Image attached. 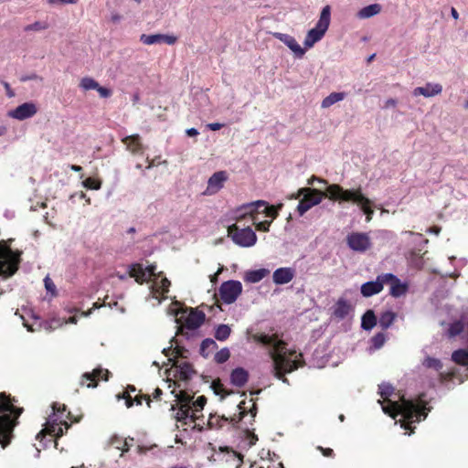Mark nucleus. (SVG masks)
<instances>
[{
	"label": "nucleus",
	"mask_w": 468,
	"mask_h": 468,
	"mask_svg": "<svg viewBox=\"0 0 468 468\" xmlns=\"http://www.w3.org/2000/svg\"><path fill=\"white\" fill-rule=\"evenodd\" d=\"M393 392L394 388L391 385L386 383L379 385V395L388 403V406H382V410L393 419H395L397 415H401L404 420L401 427L405 430L411 429L412 423L419 422L421 419L427 417L430 408L427 407V402L421 398L414 401L406 399L402 396L399 401H392L389 399V397Z\"/></svg>",
	"instance_id": "1"
},
{
	"label": "nucleus",
	"mask_w": 468,
	"mask_h": 468,
	"mask_svg": "<svg viewBox=\"0 0 468 468\" xmlns=\"http://www.w3.org/2000/svg\"><path fill=\"white\" fill-rule=\"evenodd\" d=\"M271 357L273 360L274 377L287 384L289 381L285 374L304 365L302 353H297L293 349L288 350L285 342L277 345L276 352H271Z\"/></svg>",
	"instance_id": "2"
},
{
	"label": "nucleus",
	"mask_w": 468,
	"mask_h": 468,
	"mask_svg": "<svg viewBox=\"0 0 468 468\" xmlns=\"http://www.w3.org/2000/svg\"><path fill=\"white\" fill-rule=\"evenodd\" d=\"M22 411V408H16L13 404L9 395L0 393V444L3 447L9 444Z\"/></svg>",
	"instance_id": "3"
},
{
	"label": "nucleus",
	"mask_w": 468,
	"mask_h": 468,
	"mask_svg": "<svg viewBox=\"0 0 468 468\" xmlns=\"http://www.w3.org/2000/svg\"><path fill=\"white\" fill-rule=\"evenodd\" d=\"M327 192L331 200H340L357 204L366 215V220L369 222L374 215L372 201L363 195L361 188L344 189L340 185L333 184L327 186Z\"/></svg>",
	"instance_id": "4"
},
{
	"label": "nucleus",
	"mask_w": 468,
	"mask_h": 468,
	"mask_svg": "<svg viewBox=\"0 0 468 468\" xmlns=\"http://www.w3.org/2000/svg\"><path fill=\"white\" fill-rule=\"evenodd\" d=\"M331 9L325 5L320 14L316 26L307 32L304 39V46L307 48H312L316 42L322 39L330 25Z\"/></svg>",
	"instance_id": "5"
},
{
	"label": "nucleus",
	"mask_w": 468,
	"mask_h": 468,
	"mask_svg": "<svg viewBox=\"0 0 468 468\" xmlns=\"http://www.w3.org/2000/svg\"><path fill=\"white\" fill-rule=\"evenodd\" d=\"M300 197H303L299 201L297 211L300 216H303L311 207L318 205L324 197H329V194L327 191L325 193L315 188L303 187L298 190L297 196L295 197L298 198Z\"/></svg>",
	"instance_id": "6"
},
{
	"label": "nucleus",
	"mask_w": 468,
	"mask_h": 468,
	"mask_svg": "<svg viewBox=\"0 0 468 468\" xmlns=\"http://www.w3.org/2000/svg\"><path fill=\"white\" fill-rule=\"evenodd\" d=\"M228 236L240 247H251L257 241V236L250 227L240 229L237 224L228 228Z\"/></svg>",
	"instance_id": "7"
},
{
	"label": "nucleus",
	"mask_w": 468,
	"mask_h": 468,
	"mask_svg": "<svg viewBox=\"0 0 468 468\" xmlns=\"http://www.w3.org/2000/svg\"><path fill=\"white\" fill-rule=\"evenodd\" d=\"M238 408L239 410V415H234L233 417L228 418L223 416H218L216 414H210L207 425L210 429H219L224 426L226 423H229L232 426L237 425L247 414L246 409H245V400H242L238 405Z\"/></svg>",
	"instance_id": "8"
},
{
	"label": "nucleus",
	"mask_w": 468,
	"mask_h": 468,
	"mask_svg": "<svg viewBox=\"0 0 468 468\" xmlns=\"http://www.w3.org/2000/svg\"><path fill=\"white\" fill-rule=\"evenodd\" d=\"M242 292V284L239 281L224 282L218 290L221 300L225 303H232L240 295Z\"/></svg>",
	"instance_id": "9"
},
{
	"label": "nucleus",
	"mask_w": 468,
	"mask_h": 468,
	"mask_svg": "<svg viewBox=\"0 0 468 468\" xmlns=\"http://www.w3.org/2000/svg\"><path fill=\"white\" fill-rule=\"evenodd\" d=\"M20 261L21 251L19 250L6 257H0V275L5 278L13 276L17 271Z\"/></svg>",
	"instance_id": "10"
},
{
	"label": "nucleus",
	"mask_w": 468,
	"mask_h": 468,
	"mask_svg": "<svg viewBox=\"0 0 468 468\" xmlns=\"http://www.w3.org/2000/svg\"><path fill=\"white\" fill-rule=\"evenodd\" d=\"M348 247L357 252H365L371 247L370 238L367 233L352 232L346 237Z\"/></svg>",
	"instance_id": "11"
},
{
	"label": "nucleus",
	"mask_w": 468,
	"mask_h": 468,
	"mask_svg": "<svg viewBox=\"0 0 468 468\" xmlns=\"http://www.w3.org/2000/svg\"><path fill=\"white\" fill-rule=\"evenodd\" d=\"M228 180L229 175L226 171L221 170L215 172L207 180L204 195L212 196L217 194L224 187V185Z\"/></svg>",
	"instance_id": "12"
},
{
	"label": "nucleus",
	"mask_w": 468,
	"mask_h": 468,
	"mask_svg": "<svg viewBox=\"0 0 468 468\" xmlns=\"http://www.w3.org/2000/svg\"><path fill=\"white\" fill-rule=\"evenodd\" d=\"M382 278H384L385 284L390 285L389 293L391 296L399 298L407 293L409 290L408 283L401 282L396 275L392 273H384Z\"/></svg>",
	"instance_id": "13"
},
{
	"label": "nucleus",
	"mask_w": 468,
	"mask_h": 468,
	"mask_svg": "<svg viewBox=\"0 0 468 468\" xmlns=\"http://www.w3.org/2000/svg\"><path fill=\"white\" fill-rule=\"evenodd\" d=\"M110 374L108 369L95 368L92 372H86L81 376L80 385L87 388H95L100 378L107 381Z\"/></svg>",
	"instance_id": "14"
},
{
	"label": "nucleus",
	"mask_w": 468,
	"mask_h": 468,
	"mask_svg": "<svg viewBox=\"0 0 468 468\" xmlns=\"http://www.w3.org/2000/svg\"><path fill=\"white\" fill-rule=\"evenodd\" d=\"M37 112V108L34 102H25L9 112L11 118L23 121L34 116Z\"/></svg>",
	"instance_id": "15"
},
{
	"label": "nucleus",
	"mask_w": 468,
	"mask_h": 468,
	"mask_svg": "<svg viewBox=\"0 0 468 468\" xmlns=\"http://www.w3.org/2000/svg\"><path fill=\"white\" fill-rule=\"evenodd\" d=\"M273 37L285 44L294 53L296 58H301L305 54V49L298 44L293 37L279 32L273 33Z\"/></svg>",
	"instance_id": "16"
},
{
	"label": "nucleus",
	"mask_w": 468,
	"mask_h": 468,
	"mask_svg": "<svg viewBox=\"0 0 468 468\" xmlns=\"http://www.w3.org/2000/svg\"><path fill=\"white\" fill-rule=\"evenodd\" d=\"M141 42H143L145 45H154V44H160V43H165L167 45H174L177 37L175 36L170 35H165V34H154V35H146L143 34L140 37Z\"/></svg>",
	"instance_id": "17"
},
{
	"label": "nucleus",
	"mask_w": 468,
	"mask_h": 468,
	"mask_svg": "<svg viewBox=\"0 0 468 468\" xmlns=\"http://www.w3.org/2000/svg\"><path fill=\"white\" fill-rule=\"evenodd\" d=\"M383 274L378 275L376 279V281L367 282L362 284L361 286V293L364 297H370L375 294L379 293L384 287L385 281Z\"/></svg>",
	"instance_id": "18"
},
{
	"label": "nucleus",
	"mask_w": 468,
	"mask_h": 468,
	"mask_svg": "<svg viewBox=\"0 0 468 468\" xmlns=\"http://www.w3.org/2000/svg\"><path fill=\"white\" fill-rule=\"evenodd\" d=\"M205 318V314L202 311L191 308L185 319L184 325L190 330L197 329L203 324Z\"/></svg>",
	"instance_id": "19"
},
{
	"label": "nucleus",
	"mask_w": 468,
	"mask_h": 468,
	"mask_svg": "<svg viewBox=\"0 0 468 468\" xmlns=\"http://www.w3.org/2000/svg\"><path fill=\"white\" fill-rule=\"evenodd\" d=\"M249 380V372L243 367H237L230 373V383L237 387L242 388Z\"/></svg>",
	"instance_id": "20"
},
{
	"label": "nucleus",
	"mask_w": 468,
	"mask_h": 468,
	"mask_svg": "<svg viewBox=\"0 0 468 468\" xmlns=\"http://www.w3.org/2000/svg\"><path fill=\"white\" fill-rule=\"evenodd\" d=\"M173 367H176V377L181 380H188L195 374L192 365L188 362L177 364V362L175 361Z\"/></svg>",
	"instance_id": "21"
},
{
	"label": "nucleus",
	"mask_w": 468,
	"mask_h": 468,
	"mask_svg": "<svg viewBox=\"0 0 468 468\" xmlns=\"http://www.w3.org/2000/svg\"><path fill=\"white\" fill-rule=\"evenodd\" d=\"M294 277V271L291 268H279L274 271L272 279L276 284L290 282Z\"/></svg>",
	"instance_id": "22"
},
{
	"label": "nucleus",
	"mask_w": 468,
	"mask_h": 468,
	"mask_svg": "<svg viewBox=\"0 0 468 468\" xmlns=\"http://www.w3.org/2000/svg\"><path fill=\"white\" fill-rule=\"evenodd\" d=\"M442 87L441 84L427 83L424 87H417L413 90L414 96L422 95L424 97H432L441 92Z\"/></svg>",
	"instance_id": "23"
},
{
	"label": "nucleus",
	"mask_w": 468,
	"mask_h": 468,
	"mask_svg": "<svg viewBox=\"0 0 468 468\" xmlns=\"http://www.w3.org/2000/svg\"><path fill=\"white\" fill-rule=\"evenodd\" d=\"M122 143L126 145L127 150H129L132 154H143V144L141 143L139 134L126 136L122 139Z\"/></svg>",
	"instance_id": "24"
},
{
	"label": "nucleus",
	"mask_w": 468,
	"mask_h": 468,
	"mask_svg": "<svg viewBox=\"0 0 468 468\" xmlns=\"http://www.w3.org/2000/svg\"><path fill=\"white\" fill-rule=\"evenodd\" d=\"M176 419L177 421L182 422L183 424H187V420L190 419L192 422H195L197 419V416L194 411L191 410V407L189 405H180Z\"/></svg>",
	"instance_id": "25"
},
{
	"label": "nucleus",
	"mask_w": 468,
	"mask_h": 468,
	"mask_svg": "<svg viewBox=\"0 0 468 468\" xmlns=\"http://www.w3.org/2000/svg\"><path fill=\"white\" fill-rule=\"evenodd\" d=\"M252 339L255 342L261 343L264 346H272L273 350L271 352H276L277 345L281 342H284L283 340L278 339L276 335H268L265 334H254L252 335Z\"/></svg>",
	"instance_id": "26"
},
{
	"label": "nucleus",
	"mask_w": 468,
	"mask_h": 468,
	"mask_svg": "<svg viewBox=\"0 0 468 468\" xmlns=\"http://www.w3.org/2000/svg\"><path fill=\"white\" fill-rule=\"evenodd\" d=\"M351 311V304L345 299H339L335 305L333 314L336 318L344 319Z\"/></svg>",
	"instance_id": "27"
},
{
	"label": "nucleus",
	"mask_w": 468,
	"mask_h": 468,
	"mask_svg": "<svg viewBox=\"0 0 468 468\" xmlns=\"http://www.w3.org/2000/svg\"><path fill=\"white\" fill-rule=\"evenodd\" d=\"M129 274L140 284H143L148 280V278L145 277V271L140 263L132 264L130 266Z\"/></svg>",
	"instance_id": "28"
},
{
	"label": "nucleus",
	"mask_w": 468,
	"mask_h": 468,
	"mask_svg": "<svg viewBox=\"0 0 468 468\" xmlns=\"http://www.w3.org/2000/svg\"><path fill=\"white\" fill-rule=\"evenodd\" d=\"M377 323L378 319L373 310H367L361 318V327L366 331L373 329Z\"/></svg>",
	"instance_id": "29"
},
{
	"label": "nucleus",
	"mask_w": 468,
	"mask_h": 468,
	"mask_svg": "<svg viewBox=\"0 0 468 468\" xmlns=\"http://www.w3.org/2000/svg\"><path fill=\"white\" fill-rule=\"evenodd\" d=\"M397 317L396 313L392 311H385L381 313L378 323L383 330H387L395 321Z\"/></svg>",
	"instance_id": "30"
},
{
	"label": "nucleus",
	"mask_w": 468,
	"mask_h": 468,
	"mask_svg": "<svg viewBox=\"0 0 468 468\" xmlns=\"http://www.w3.org/2000/svg\"><path fill=\"white\" fill-rule=\"evenodd\" d=\"M254 206L256 208H262V214L266 217L276 218L278 217V211L274 206H269L267 202L263 200H258L255 202Z\"/></svg>",
	"instance_id": "31"
},
{
	"label": "nucleus",
	"mask_w": 468,
	"mask_h": 468,
	"mask_svg": "<svg viewBox=\"0 0 468 468\" xmlns=\"http://www.w3.org/2000/svg\"><path fill=\"white\" fill-rule=\"evenodd\" d=\"M380 11L381 5L379 4H372L360 9L358 12V16L360 18H369L379 14Z\"/></svg>",
	"instance_id": "32"
},
{
	"label": "nucleus",
	"mask_w": 468,
	"mask_h": 468,
	"mask_svg": "<svg viewBox=\"0 0 468 468\" xmlns=\"http://www.w3.org/2000/svg\"><path fill=\"white\" fill-rule=\"evenodd\" d=\"M346 97L345 92H332L327 97H325L321 103L322 108H329L335 102H338L344 100Z\"/></svg>",
	"instance_id": "33"
},
{
	"label": "nucleus",
	"mask_w": 468,
	"mask_h": 468,
	"mask_svg": "<svg viewBox=\"0 0 468 468\" xmlns=\"http://www.w3.org/2000/svg\"><path fill=\"white\" fill-rule=\"evenodd\" d=\"M268 272L269 271L266 269L250 271L246 273L245 280L252 283L259 282L268 274Z\"/></svg>",
	"instance_id": "34"
},
{
	"label": "nucleus",
	"mask_w": 468,
	"mask_h": 468,
	"mask_svg": "<svg viewBox=\"0 0 468 468\" xmlns=\"http://www.w3.org/2000/svg\"><path fill=\"white\" fill-rule=\"evenodd\" d=\"M452 360L461 366H468V350L458 349L452 354Z\"/></svg>",
	"instance_id": "35"
},
{
	"label": "nucleus",
	"mask_w": 468,
	"mask_h": 468,
	"mask_svg": "<svg viewBox=\"0 0 468 468\" xmlns=\"http://www.w3.org/2000/svg\"><path fill=\"white\" fill-rule=\"evenodd\" d=\"M231 334V328L228 324H219L215 330L214 336L218 341L227 340Z\"/></svg>",
	"instance_id": "36"
},
{
	"label": "nucleus",
	"mask_w": 468,
	"mask_h": 468,
	"mask_svg": "<svg viewBox=\"0 0 468 468\" xmlns=\"http://www.w3.org/2000/svg\"><path fill=\"white\" fill-rule=\"evenodd\" d=\"M218 347L217 343L211 338H206L202 341L200 345V354L207 357L209 355L210 349H215Z\"/></svg>",
	"instance_id": "37"
},
{
	"label": "nucleus",
	"mask_w": 468,
	"mask_h": 468,
	"mask_svg": "<svg viewBox=\"0 0 468 468\" xmlns=\"http://www.w3.org/2000/svg\"><path fill=\"white\" fill-rule=\"evenodd\" d=\"M40 433H48L56 438H59L63 435V427L58 424H48Z\"/></svg>",
	"instance_id": "38"
},
{
	"label": "nucleus",
	"mask_w": 468,
	"mask_h": 468,
	"mask_svg": "<svg viewBox=\"0 0 468 468\" xmlns=\"http://www.w3.org/2000/svg\"><path fill=\"white\" fill-rule=\"evenodd\" d=\"M80 87L83 90H96L99 88V83L90 77H84L80 81Z\"/></svg>",
	"instance_id": "39"
},
{
	"label": "nucleus",
	"mask_w": 468,
	"mask_h": 468,
	"mask_svg": "<svg viewBox=\"0 0 468 468\" xmlns=\"http://www.w3.org/2000/svg\"><path fill=\"white\" fill-rule=\"evenodd\" d=\"M212 388H213L214 392L217 395H220L222 397V399H224L227 396L233 393V391L226 390V388H224V385L220 382L219 379L214 380L212 382Z\"/></svg>",
	"instance_id": "40"
},
{
	"label": "nucleus",
	"mask_w": 468,
	"mask_h": 468,
	"mask_svg": "<svg viewBox=\"0 0 468 468\" xmlns=\"http://www.w3.org/2000/svg\"><path fill=\"white\" fill-rule=\"evenodd\" d=\"M463 323L462 321H455L452 323L448 329V335L451 337L459 335L463 331Z\"/></svg>",
	"instance_id": "41"
},
{
	"label": "nucleus",
	"mask_w": 468,
	"mask_h": 468,
	"mask_svg": "<svg viewBox=\"0 0 468 468\" xmlns=\"http://www.w3.org/2000/svg\"><path fill=\"white\" fill-rule=\"evenodd\" d=\"M423 366H425L428 368H433L436 371H440L442 369V363L440 359L428 356L423 361Z\"/></svg>",
	"instance_id": "42"
},
{
	"label": "nucleus",
	"mask_w": 468,
	"mask_h": 468,
	"mask_svg": "<svg viewBox=\"0 0 468 468\" xmlns=\"http://www.w3.org/2000/svg\"><path fill=\"white\" fill-rule=\"evenodd\" d=\"M171 285L170 281L167 278H163L159 283H156L155 286V292L161 295H165L168 292L169 287Z\"/></svg>",
	"instance_id": "43"
},
{
	"label": "nucleus",
	"mask_w": 468,
	"mask_h": 468,
	"mask_svg": "<svg viewBox=\"0 0 468 468\" xmlns=\"http://www.w3.org/2000/svg\"><path fill=\"white\" fill-rule=\"evenodd\" d=\"M136 391V388L133 385H128L126 390L122 393V398L125 400V405L127 408H131L133 406V397L131 393H134Z\"/></svg>",
	"instance_id": "44"
},
{
	"label": "nucleus",
	"mask_w": 468,
	"mask_h": 468,
	"mask_svg": "<svg viewBox=\"0 0 468 468\" xmlns=\"http://www.w3.org/2000/svg\"><path fill=\"white\" fill-rule=\"evenodd\" d=\"M229 350L228 348H222L216 353L214 359L218 364H223L229 360Z\"/></svg>",
	"instance_id": "45"
},
{
	"label": "nucleus",
	"mask_w": 468,
	"mask_h": 468,
	"mask_svg": "<svg viewBox=\"0 0 468 468\" xmlns=\"http://www.w3.org/2000/svg\"><path fill=\"white\" fill-rule=\"evenodd\" d=\"M386 342V335L384 333H378L371 338V344L376 349H379Z\"/></svg>",
	"instance_id": "46"
},
{
	"label": "nucleus",
	"mask_w": 468,
	"mask_h": 468,
	"mask_svg": "<svg viewBox=\"0 0 468 468\" xmlns=\"http://www.w3.org/2000/svg\"><path fill=\"white\" fill-rule=\"evenodd\" d=\"M83 185L86 188L98 190L101 186V182L97 178L88 177L84 180Z\"/></svg>",
	"instance_id": "47"
},
{
	"label": "nucleus",
	"mask_w": 468,
	"mask_h": 468,
	"mask_svg": "<svg viewBox=\"0 0 468 468\" xmlns=\"http://www.w3.org/2000/svg\"><path fill=\"white\" fill-rule=\"evenodd\" d=\"M48 27V25L44 22L36 21L33 24H29L25 27V31H40L45 30Z\"/></svg>",
	"instance_id": "48"
},
{
	"label": "nucleus",
	"mask_w": 468,
	"mask_h": 468,
	"mask_svg": "<svg viewBox=\"0 0 468 468\" xmlns=\"http://www.w3.org/2000/svg\"><path fill=\"white\" fill-rule=\"evenodd\" d=\"M254 204L255 202H252L244 206V209L246 210V214H250L251 216L252 220H257L256 215L262 213V208H256Z\"/></svg>",
	"instance_id": "49"
},
{
	"label": "nucleus",
	"mask_w": 468,
	"mask_h": 468,
	"mask_svg": "<svg viewBox=\"0 0 468 468\" xmlns=\"http://www.w3.org/2000/svg\"><path fill=\"white\" fill-rule=\"evenodd\" d=\"M110 443L114 448L121 450L122 452V447L125 446V441L122 437L114 435L111 438Z\"/></svg>",
	"instance_id": "50"
},
{
	"label": "nucleus",
	"mask_w": 468,
	"mask_h": 468,
	"mask_svg": "<svg viewBox=\"0 0 468 468\" xmlns=\"http://www.w3.org/2000/svg\"><path fill=\"white\" fill-rule=\"evenodd\" d=\"M16 250H13L9 244L5 240L0 241V257H6L8 254H13Z\"/></svg>",
	"instance_id": "51"
},
{
	"label": "nucleus",
	"mask_w": 468,
	"mask_h": 468,
	"mask_svg": "<svg viewBox=\"0 0 468 468\" xmlns=\"http://www.w3.org/2000/svg\"><path fill=\"white\" fill-rule=\"evenodd\" d=\"M143 400H145L147 403V406L151 407V397L149 395H144V394H138L134 398H133V404L135 403L136 405H142Z\"/></svg>",
	"instance_id": "52"
},
{
	"label": "nucleus",
	"mask_w": 468,
	"mask_h": 468,
	"mask_svg": "<svg viewBox=\"0 0 468 468\" xmlns=\"http://www.w3.org/2000/svg\"><path fill=\"white\" fill-rule=\"evenodd\" d=\"M253 224H255L257 230L267 232L269 231L271 220H264L260 222H256V220H253Z\"/></svg>",
	"instance_id": "53"
},
{
	"label": "nucleus",
	"mask_w": 468,
	"mask_h": 468,
	"mask_svg": "<svg viewBox=\"0 0 468 468\" xmlns=\"http://www.w3.org/2000/svg\"><path fill=\"white\" fill-rule=\"evenodd\" d=\"M206 403H207L206 397L205 396H199L196 399V401L193 402V407L195 408V410L193 411L195 412V411L202 410Z\"/></svg>",
	"instance_id": "54"
},
{
	"label": "nucleus",
	"mask_w": 468,
	"mask_h": 468,
	"mask_svg": "<svg viewBox=\"0 0 468 468\" xmlns=\"http://www.w3.org/2000/svg\"><path fill=\"white\" fill-rule=\"evenodd\" d=\"M44 284L48 292H51L53 295L56 293V286L48 276L44 279Z\"/></svg>",
	"instance_id": "55"
},
{
	"label": "nucleus",
	"mask_w": 468,
	"mask_h": 468,
	"mask_svg": "<svg viewBox=\"0 0 468 468\" xmlns=\"http://www.w3.org/2000/svg\"><path fill=\"white\" fill-rule=\"evenodd\" d=\"M98 93L101 98H109L112 95V91L111 89H108L106 87H102L99 85V88L96 89Z\"/></svg>",
	"instance_id": "56"
},
{
	"label": "nucleus",
	"mask_w": 468,
	"mask_h": 468,
	"mask_svg": "<svg viewBox=\"0 0 468 468\" xmlns=\"http://www.w3.org/2000/svg\"><path fill=\"white\" fill-rule=\"evenodd\" d=\"M177 400L180 402L181 405H189L191 398L187 393L180 391L179 395L177 396Z\"/></svg>",
	"instance_id": "57"
},
{
	"label": "nucleus",
	"mask_w": 468,
	"mask_h": 468,
	"mask_svg": "<svg viewBox=\"0 0 468 468\" xmlns=\"http://www.w3.org/2000/svg\"><path fill=\"white\" fill-rule=\"evenodd\" d=\"M155 270H156L155 265H149V266H147L144 269V271H145V277L150 279L151 277L154 276L155 275Z\"/></svg>",
	"instance_id": "58"
},
{
	"label": "nucleus",
	"mask_w": 468,
	"mask_h": 468,
	"mask_svg": "<svg viewBox=\"0 0 468 468\" xmlns=\"http://www.w3.org/2000/svg\"><path fill=\"white\" fill-rule=\"evenodd\" d=\"M318 450H320L321 452L323 453V455L325 457H334L335 456V452H334L333 449H331V448H323V447L319 446Z\"/></svg>",
	"instance_id": "59"
},
{
	"label": "nucleus",
	"mask_w": 468,
	"mask_h": 468,
	"mask_svg": "<svg viewBox=\"0 0 468 468\" xmlns=\"http://www.w3.org/2000/svg\"><path fill=\"white\" fill-rule=\"evenodd\" d=\"M42 80V79L36 73H32V74L27 75V76H22L20 78V80L23 82L27 81V80Z\"/></svg>",
	"instance_id": "60"
},
{
	"label": "nucleus",
	"mask_w": 468,
	"mask_h": 468,
	"mask_svg": "<svg viewBox=\"0 0 468 468\" xmlns=\"http://www.w3.org/2000/svg\"><path fill=\"white\" fill-rule=\"evenodd\" d=\"M78 0H48V3L50 5H57V4H76Z\"/></svg>",
	"instance_id": "61"
},
{
	"label": "nucleus",
	"mask_w": 468,
	"mask_h": 468,
	"mask_svg": "<svg viewBox=\"0 0 468 468\" xmlns=\"http://www.w3.org/2000/svg\"><path fill=\"white\" fill-rule=\"evenodd\" d=\"M224 126L223 123L219 122H211L207 125V127L211 131H218Z\"/></svg>",
	"instance_id": "62"
},
{
	"label": "nucleus",
	"mask_w": 468,
	"mask_h": 468,
	"mask_svg": "<svg viewBox=\"0 0 468 468\" xmlns=\"http://www.w3.org/2000/svg\"><path fill=\"white\" fill-rule=\"evenodd\" d=\"M3 85H4L5 89L6 95H7L9 98L14 97V96H15V92H14V90H12V88H11L10 84H9L8 82L4 81V82H3Z\"/></svg>",
	"instance_id": "63"
},
{
	"label": "nucleus",
	"mask_w": 468,
	"mask_h": 468,
	"mask_svg": "<svg viewBox=\"0 0 468 468\" xmlns=\"http://www.w3.org/2000/svg\"><path fill=\"white\" fill-rule=\"evenodd\" d=\"M162 394H163L162 389H161V388H156L154 389V391L153 392L152 397H153V399H155V400H160V399H161V396H162Z\"/></svg>",
	"instance_id": "64"
}]
</instances>
